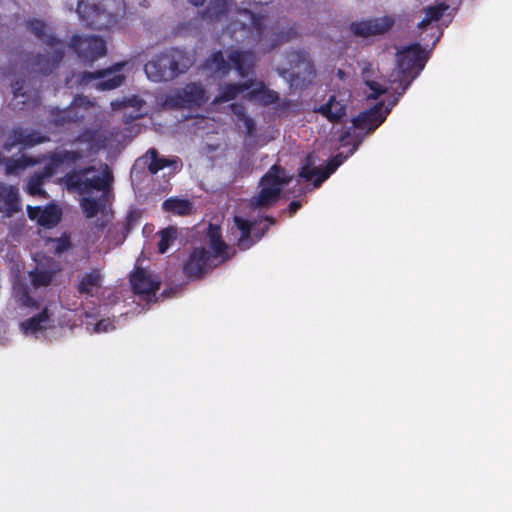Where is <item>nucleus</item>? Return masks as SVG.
<instances>
[{"label":"nucleus","mask_w":512,"mask_h":512,"mask_svg":"<svg viewBox=\"0 0 512 512\" xmlns=\"http://www.w3.org/2000/svg\"><path fill=\"white\" fill-rule=\"evenodd\" d=\"M44 179L37 173H34L28 180L26 191L31 196L44 197L46 191L42 188Z\"/></svg>","instance_id":"58836bf2"},{"label":"nucleus","mask_w":512,"mask_h":512,"mask_svg":"<svg viewBox=\"0 0 512 512\" xmlns=\"http://www.w3.org/2000/svg\"><path fill=\"white\" fill-rule=\"evenodd\" d=\"M125 62H118L112 66L96 70L94 72L84 71L79 75V82L82 85H87L93 80H98L95 83V88L100 91H109L120 87L126 77L123 74H119L124 66Z\"/></svg>","instance_id":"1a4fd4ad"},{"label":"nucleus","mask_w":512,"mask_h":512,"mask_svg":"<svg viewBox=\"0 0 512 512\" xmlns=\"http://www.w3.org/2000/svg\"><path fill=\"white\" fill-rule=\"evenodd\" d=\"M84 97H75L72 104L67 108H52L49 113V123L55 127H65L71 123L80 122L84 116L80 115L75 106L82 105Z\"/></svg>","instance_id":"f3484780"},{"label":"nucleus","mask_w":512,"mask_h":512,"mask_svg":"<svg viewBox=\"0 0 512 512\" xmlns=\"http://www.w3.org/2000/svg\"><path fill=\"white\" fill-rule=\"evenodd\" d=\"M385 120V116L381 112V104H376L369 110L362 111L358 116L353 118V127L366 130L367 133L373 132Z\"/></svg>","instance_id":"aec40b11"},{"label":"nucleus","mask_w":512,"mask_h":512,"mask_svg":"<svg viewBox=\"0 0 512 512\" xmlns=\"http://www.w3.org/2000/svg\"><path fill=\"white\" fill-rule=\"evenodd\" d=\"M108 326H110V323L108 321L101 320L96 323L94 330L96 332H106L108 330Z\"/></svg>","instance_id":"8fccbe9b"},{"label":"nucleus","mask_w":512,"mask_h":512,"mask_svg":"<svg viewBox=\"0 0 512 512\" xmlns=\"http://www.w3.org/2000/svg\"><path fill=\"white\" fill-rule=\"evenodd\" d=\"M61 218L60 211L55 206H47L43 210L38 218L39 224L43 226H54Z\"/></svg>","instance_id":"e433bc0d"},{"label":"nucleus","mask_w":512,"mask_h":512,"mask_svg":"<svg viewBox=\"0 0 512 512\" xmlns=\"http://www.w3.org/2000/svg\"><path fill=\"white\" fill-rule=\"evenodd\" d=\"M49 320L48 309L44 308L37 315L23 321L21 329L26 334H33L46 328V323Z\"/></svg>","instance_id":"c756f323"},{"label":"nucleus","mask_w":512,"mask_h":512,"mask_svg":"<svg viewBox=\"0 0 512 512\" xmlns=\"http://www.w3.org/2000/svg\"><path fill=\"white\" fill-rule=\"evenodd\" d=\"M358 146H359V143L354 144L353 148L350 150L349 155H352L357 150Z\"/></svg>","instance_id":"4d7b16f0"},{"label":"nucleus","mask_w":512,"mask_h":512,"mask_svg":"<svg viewBox=\"0 0 512 512\" xmlns=\"http://www.w3.org/2000/svg\"><path fill=\"white\" fill-rule=\"evenodd\" d=\"M208 244L211 254L218 260V263H224L232 258L235 251L229 254V246L222 238V230L219 225L209 224L207 229Z\"/></svg>","instance_id":"a211bd4d"},{"label":"nucleus","mask_w":512,"mask_h":512,"mask_svg":"<svg viewBox=\"0 0 512 512\" xmlns=\"http://www.w3.org/2000/svg\"><path fill=\"white\" fill-rule=\"evenodd\" d=\"M191 3L194 5V6H202L204 3H205V0H191Z\"/></svg>","instance_id":"5fc2aeb1"},{"label":"nucleus","mask_w":512,"mask_h":512,"mask_svg":"<svg viewBox=\"0 0 512 512\" xmlns=\"http://www.w3.org/2000/svg\"><path fill=\"white\" fill-rule=\"evenodd\" d=\"M70 46L84 62H94L107 53L106 43L99 36L74 35Z\"/></svg>","instance_id":"ddd939ff"},{"label":"nucleus","mask_w":512,"mask_h":512,"mask_svg":"<svg viewBox=\"0 0 512 512\" xmlns=\"http://www.w3.org/2000/svg\"><path fill=\"white\" fill-rule=\"evenodd\" d=\"M48 137L40 134L38 131L25 129L21 126L14 127L7 140L5 141L3 148L6 151H10L13 147L21 145L25 147H33L37 144L48 141Z\"/></svg>","instance_id":"dca6fc26"},{"label":"nucleus","mask_w":512,"mask_h":512,"mask_svg":"<svg viewBox=\"0 0 512 512\" xmlns=\"http://www.w3.org/2000/svg\"><path fill=\"white\" fill-rule=\"evenodd\" d=\"M245 97L248 100H255L264 106L276 103L279 100V94L269 89L263 82H259L255 87H251Z\"/></svg>","instance_id":"5701e85b"},{"label":"nucleus","mask_w":512,"mask_h":512,"mask_svg":"<svg viewBox=\"0 0 512 512\" xmlns=\"http://www.w3.org/2000/svg\"><path fill=\"white\" fill-rule=\"evenodd\" d=\"M160 240L158 242V252L164 254L167 252L171 244L177 239V228L169 226L159 231Z\"/></svg>","instance_id":"f704fd0d"},{"label":"nucleus","mask_w":512,"mask_h":512,"mask_svg":"<svg viewBox=\"0 0 512 512\" xmlns=\"http://www.w3.org/2000/svg\"><path fill=\"white\" fill-rule=\"evenodd\" d=\"M52 160L56 162L58 166L64 163H75L82 158V154L79 151L61 150L51 154Z\"/></svg>","instance_id":"4c0bfd02"},{"label":"nucleus","mask_w":512,"mask_h":512,"mask_svg":"<svg viewBox=\"0 0 512 512\" xmlns=\"http://www.w3.org/2000/svg\"><path fill=\"white\" fill-rule=\"evenodd\" d=\"M269 10L270 6L268 3H249L248 8L238 10V15L242 19L231 21L227 29L231 33L232 37H234L238 31L243 32L244 36L240 41H246L247 44H251L252 46L266 40L268 36L271 41L268 45L269 49H273L282 43L289 42L297 35V29L295 27H290L287 31H268L266 28V22L269 17Z\"/></svg>","instance_id":"f257e3e1"},{"label":"nucleus","mask_w":512,"mask_h":512,"mask_svg":"<svg viewBox=\"0 0 512 512\" xmlns=\"http://www.w3.org/2000/svg\"><path fill=\"white\" fill-rule=\"evenodd\" d=\"M59 166L56 164L55 161L52 160V156L49 157V162L43 167L41 171L36 172L39 176H41L44 180L51 178L55 172L56 169Z\"/></svg>","instance_id":"c03bdc74"},{"label":"nucleus","mask_w":512,"mask_h":512,"mask_svg":"<svg viewBox=\"0 0 512 512\" xmlns=\"http://www.w3.org/2000/svg\"><path fill=\"white\" fill-rule=\"evenodd\" d=\"M265 221L269 222L270 224H275V219L272 216H266Z\"/></svg>","instance_id":"6e6d98bb"},{"label":"nucleus","mask_w":512,"mask_h":512,"mask_svg":"<svg viewBox=\"0 0 512 512\" xmlns=\"http://www.w3.org/2000/svg\"><path fill=\"white\" fill-rule=\"evenodd\" d=\"M203 68L209 70L215 74L226 75L230 66L225 60L222 51L213 52L204 62Z\"/></svg>","instance_id":"c85d7f7f"},{"label":"nucleus","mask_w":512,"mask_h":512,"mask_svg":"<svg viewBox=\"0 0 512 512\" xmlns=\"http://www.w3.org/2000/svg\"><path fill=\"white\" fill-rule=\"evenodd\" d=\"M291 176L278 164L272 165L261 177L260 191L250 200L252 208H269L280 199L282 188L291 182Z\"/></svg>","instance_id":"423d86ee"},{"label":"nucleus","mask_w":512,"mask_h":512,"mask_svg":"<svg viewBox=\"0 0 512 512\" xmlns=\"http://www.w3.org/2000/svg\"><path fill=\"white\" fill-rule=\"evenodd\" d=\"M5 158L4 156L2 155V153H0V165L4 162Z\"/></svg>","instance_id":"13d9d810"},{"label":"nucleus","mask_w":512,"mask_h":512,"mask_svg":"<svg viewBox=\"0 0 512 512\" xmlns=\"http://www.w3.org/2000/svg\"><path fill=\"white\" fill-rule=\"evenodd\" d=\"M219 264L218 260L213 257L210 251H207L204 247H196L185 261L183 273L189 279H199L212 271Z\"/></svg>","instance_id":"9b49d317"},{"label":"nucleus","mask_w":512,"mask_h":512,"mask_svg":"<svg viewBox=\"0 0 512 512\" xmlns=\"http://www.w3.org/2000/svg\"><path fill=\"white\" fill-rule=\"evenodd\" d=\"M43 158L30 157L22 155L19 158H8L5 161V172L7 175L16 174L18 171L23 170L27 167L35 166L41 163Z\"/></svg>","instance_id":"bb28decb"},{"label":"nucleus","mask_w":512,"mask_h":512,"mask_svg":"<svg viewBox=\"0 0 512 512\" xmlns=\"http://www.w3.org/2000/svg\"><path fill=\"white\" fill-rule=\"evenodd\" d=\"M27 28L45 45V54H37L30 65L33 72L41 75H50L62 62L66 45L53 33H48V25L40 19H30L26 22Z\"/></svg>","instance_id":"f03ea898"},{"label":"nucleus","mask_w":512,"mask_h":512,"mask_svg":"<svg viewBox=\"0 0 512 512\" xmlns=\"http://www.w3.org/2000/svg\"><path fill=\"white\" fill-rule=\"evenodd\" d=\"M96 171L95 166H86L78 170L69 172L65 176V182L69 189H74L80 193L89 192L92 189L101 191L106 190L112 181V174L105 167L103 175H95L88 178L87 175Z\"/></svg>","instance_id":"0eeeda50"},{"label":"nucleus","mask_w":512,"mask_h":512,"mask_svg":"<svg viewBox=\"0 0 512 512\" xmlns=\"http://www.w3.org/2000/svg\"><path fill=\"white\" fill-rule=\"evenodd\" d=\"M314 112L333 124L341 123L347 114V104L337 99L335 95H331L327 102L316 107Z\"/></svg>","instance_id":"6ab92c4d"},{"label":"nucleus","mask_w":512,"mask_h":512,"mask_svg":"<svg viewBox=\"0 0 512 512\" xmlns=\"http://www.w3.org/2000/svg\"><path fill=\"white\" fill-rule=\"evenodd\" d=\"M76 12L86 27L105 30L124 15L125 2L124 0H79Z\"/></svg>","instance_id":"7ed1b4c3"},{"label":"nucleus","mask_w":512,"mask_h":512,"mask_svg":"<svg viewBox=\"0 0 512 512\" xmlns=\"http://www.w3.org/2000/svg\"><path fill=\"white\" fill-rule=\"evenodd\" d=\"M192 62L185 52L171 48L154 56L144 65L147 77L154 82L171 81L186 72Z\"/></svg>","instance_id":"20e7f679"},{"label":"nucleus","mask_w":512,"mask_h":512,"mask_svg":"<svg viewBox=\"0 0 512 512\" xmlns=\"http://www.w3.org/2000/svg\"><path fill=\"white\" fill-rule=\"evenodd\" d=\"M439 39V36L436 37V39L433 41V45L436 44V42L438 41Z\"/></svg>","instance_id":"052dcab7"},{"label":"nucleus","mask_w":512,"mask_h":512,"mask_svg":"<svg viewBox=\"0 0 512 512\" xmlns=\"http://www.w3.org/2000/svg\"><path fill=\"white\" fill-rule=\"evenodd\" d=\"M366 84L372 91L368 96L370 99H377L386 92V88L376 81H367Z\"/></svg>","instance_id":"a18cd8bd"},{"label":"nucleus","mask_w":512,"mask_h":512,"mask_svg":"<svg viewBox=\"0 0 512 512\" xmlns=\"http://www.w3.org/2000/svg\"><path fill=\"white\" fill-rule=\"evenodd\" d=\"M233 221L237 229L241 232L237 242L238 247L241 250L249 249L255 244V241H252L251 238L252 222L241 216H234Z\"/></svg>","instance_id":"a878e982"},{"label":"nucleus","mask_w":512,"mask_h":512,"mask_svg":"<svg viewBox=\"0 0 512 512\" xmlns=\"http://www.w3.org/2000/svg\"><path fill=\"white\" fill-rule=\"evenodd\" d=\"M351 137V130L350 128L345 130L339 137V142L342 146H347L349 144V138Z\"/></svg>","instance_id":"09e8293b"},{"label":"nucleus","mask_w":512,"mask_h":512,"mask_svg":"<svg viewBox=\"0 0 512 512\" xmlns=\"http://www.w3.org/2000/svg\"><path fill=\"white\" fill-rule=\"evenodd\" d=\"M301 208V203L299 201H291L288 205V211L290 215L295 214Z\"/></svg>","instance_id":"3c124183"},{"label":"nucleus","mask_w":512,"mask_h":512,"mask_svg":"<svg viewBox=\"0 0 512 512\" xmlns=\"http://www.w3.org/2000/svg\"><path fill=\"white\" fill-rule=\"evenodd\" d=\"M349 155H343L338 153L333 156L326 164L324 168L314 167L312 156L308 155L305 159V163L302 165L299 176L306 181L314 179V186L319 187L326 179L333 174L337 168L343 164Z\"/></svg>","instance_id":"f8f14e48"},{"label":"nucleus","mask_w":512,"mask_h":512,"mask_svg":"<svg viewBox=\"0 0 512 512\" xmlns=\"http://www.w3.org/2000/svg\"><path fill=\"white\" fill-rule=\"evenodd\" d=\"M291 69L290 85L294 89L304 90L314 84L316 71L306 51H292L288 55Z\"/></svg>","instance_id":"6e6552de"},{"label":"nucleus","mask_w":512,"mask_h":512,"mask_svg":"<svg viewBox=\"0 0 512 512\" xmlns=\"http://www.w3.org/2000/svg\"><path fill=\"white\" fill-rule=\"evenodd\" d=\"M13 293L17 302L27 308L38 309V301L30 295L29 287L26 283L18 280L13 284Z\"/></svg>","instance_id":"cd10ccee"},{"label":"nucleus","mask_w":512,"mask_h":512,"mask_svg":"<svg viewBox=\"0 0 512 512\" xmlns=\"http://www.w3.org/2000/svg\"><path fill=\"white\" fill-rule=\"evenodd\" d=\"M24 80H17L12 84L14 98L22 97V104H27L31 98H38V92L27 91L24 89Z\"/></svg>","instance_id":"a19ab883"},{"label":"nucleus","mask_w":512,"mask_h":512,"mask_svg":"<svg viewBox=\"0 0 512 512\" xmlns=\"http://www.w3.org/2000/svg\"><path fill=\"white\" fill-rule=\"evenodd\" d=\"M103 284V275L98 268L79 276L76 290L80 295L94 297Z\"/></svg>","instance_id":"4be33fe9"},{"label":"nucleus","mask_w":512,"mask_h":512,"mask_svg":"<svg viewBox=\"0 0 512 512\" xmlns=\"http://www.w3.org/2000/svg\"><path fill=\"white\" fill-rule=\"evenodd\" d=\"M105 140L106 138H102L98 130L91 128L83 130L76 138L78 142L98 147L104 145Z\"/></svg>","instance_id":"c9c22d12"},{"label":"nucleus","mask_w":512,"mask_h":512,"mask_svg":"<svg viewBox=\"0 0 512 512\" xmlns=\"http://www.w3.org/2000/svg\"><path fill=\"white\" fill-rule=\"evenodd\" d=\"M31 283L34 287L48 286L53 280V274L46 270L30 272Z\"/></svg>","instance_id":"ea45409f"},{"label":"nucleus","mask_w":512,"mask_h":512,"mask_svg":"<svg viewBox=\"0 0 512 512\" xmlns=\"http://www.w3.org/2000/svg\"><path fill=\"white\" fill-rule=\"evenodd\" d=\"M253 86L251 80L242 83H230L221 88V92L214 98V103H225L234 100L239 94L247 91Z\"/></svg>","instance_id":"b1692460"},{"label":"nucleus","mask_w":512,"mask_h":512,"mask_svg":"<svg viewBox=\"0 0 512 512\" xmlns=\"http://www.w3.org/2000/svg\"><path fill=\"white\" fill-rule=\"evenodd\" d=\"M207 101L206 90L201 83L191 82L167 96L166 103L172 108H197Z\"/></svg>","instance_id":"9d476101"},{"label":"nucleus","mask_w":512,"mask_h":512,"mask_svg":"<svg viewBox=\"0 0 512 512\" xmlns=\"http://www.w3.org/2000/svg\"><path fill=\"white\" fill-rule=\"evenodd\" d=\"M448 9L449 5L445 2L429 6L425 9V17L418 24V28L421 30L426 29L431 22L440 20Z\"/></svg>","instance_id":"2f4dec72"},{"label":"nucleus","mask_w":512,"mask_h":512,"mask_svg":"<svg viewBox=\"0 0 512 512\" xmlns=\"http://www.w3.org/2000/svg\"><path fill=\"white\" fill-rule=\"evenodd\" d=\"M132 219H133V216H132V214H130V215L127 217V221H128V223H130V222L132 221Z\"/></svg>","instance_id":"bf43d9fd"},{"label":"nucleus","mask_w":512,"mask_h":512,"mask_svg":"<svg viewBox=\"0 0 512 512\" xmlns=\"http://www.w3.org/2000/svg\"><path fill=\"white\" fill-rule=\"evenodd\" d=\"M81 208L87 218H93L99 211V203L94 198L84 197L81 200Z\"/></svg>","instance_id":"79ce46f5"},{"label":"nucleus","mask_w":512,"mask_h":512,"mask_svg":"<svg viewBox=\"0 0 512 512\" xmlns=\"http://www.w3.org/2000/svg\"><path fill=\"white\" fill-rule=\"evenodd\" d=\"M269 227L268 226H265L261 229V231H258L256 233H254V239H252V241H255V243L257 241H259L265 234L266 232L268 231Z\"/></svg>","instance_id":"864d4df0"},{"label":"nucleus","mask_w":512,"mask_h":512,"mask_svg":"<svg viewBox=\"0 0 512 512\" xmlns=\"http://www.w3.org/2000/svg\"><path fill=\"white\" fill-rule=\"evenodd\" d=\"M427 54L419 43L411 44L397 52L398 70L392 73V83L397 84L395 90L402 95L412 81L424 69L427 62Z\"/></svg>","instance_id":"39448f33"},{"label":"nucleus","mask_w":512,"mask_h":512,"mask_svg":"<svg viewBox=\"0 0 512 512\" xmlns=\"http://www.w3.org/2000/svg\"><path fill=\"white\" fill-rule=\"evenodd\" d=\"M394 25L391 17L384 16L370 20L352 22L349 26L350 31L357 37H369L381 35L387 32Z\"/></svg>","instance_id":"2eb2a0df"},{"label":"nucleus","mask_w":512,"mask_h":512,"mask_svg":"<svg viewBox=\"0 0 512 512\" xmlns=\"http://www.w3.org/2000/svg\"><path fill=\"white\" fill-rule=\"evenodd\" d=\"M162 209L165 212L171 213L178 216H186L191 214L193 210V204L188 199H180L177 197H171L162 203Z\"/></svg>","instance_id":"393cba45"},{"label":"nucleus","mask_w":512,"mask_h":512,"mask_svg":"<svg viewBox=\"0 0 512 512\" xmlns=\"http://www.w3.org/2000/svg\"><path fill=\"white\" fill-rule=\"evenodd\" d=\"M0 203L4 204L0 212L3 211L8 217L20 212L22 205L18 187L0 182Z\"/></svg>","instance_id":"412c9836"},{"label":"nucleus","mask_w":512,"mask_h":512,"mask_svg":"<svg viewBox=\"0 0 512 512\" xmlns=\"http://www.w3.org/2000/svg\"><path fill=\"white\" fill-rule=\"evenodd\" d=\"M55 243L54 252L56 255H61L62 253L68 251L72 244L70 237L68 235H63L60 238H56L52 240Z\"/></svg>","instance_id":"37998d69"},{"label":"nucleus","mask_w":512,"mask_h":512,"mask_svg":"<svg viewBox=\"0 0 512 512\" xmlns=\"http://www.w3.org/2000/svg\"><path fill=\"white\" fill-rule=\"evenodd\" d=\"M27 212H28V216L30 219H35L38 215V213L41 214V208L40 207H32V206H28L27 207Z\"/></svg>","instance_id":"603ef678"},{"label":"nucleus","mask_w":512,"mask_h":512,"mask_svg":"<svg viewBox=\"0 0 512 512\" xmlns=\"http://www.w3.org/2000/svg\"><path fill=\"white\" fill-rule=\"evenodd\" d=\"M230 2L231 0H211L204 15L210 19H218L226 14Z\"/></svg>","instance_id":"72a5a7b5"},{"label":"nucleus","mask_w":512,"mask_h":512,"mask_svg":"<svg viewBox=\"0 0 512 512\" xmlns=\"http://www.w3.org/2000/svg\"><path fill=\"white\" fill-rule=\"evenodd\" d=\"M250 56L251 54L249 52L235 50L228 55V58L238 73L241 76H245L248 71L246 62L249 60Z\"/></svg>","instance_id":"473e14b6"},{"label":"nucleus","mask_w":512,"mask_h":512,"mask_svg":"<svg viewBox=\"0 0 512 512\" xmlns=\"http://www.w3.org/2000/svg\"><path fill=\"white\" fill-rule=\"evenodd\" d=\"M146 157L150 159V162L148 163V170L151 174H156L160 170L176 164L178 161L177 158L167 159L165 157H160L158 151L155 148H150L146 153Z\"/></svg>","instance_id":"7c9ffc66"},{"label":"nucleus","mask_w":512,"mask_h":512,"mask_svg":"<svg viewBox=\"0 0 512 512\" xmlns=\"http://www.w3.org/2000/svg\"><path fill=\"white\" fill-rule=\"evenodd\" d=\"M230 109L238 122L248 116L245 106L241 103H232Z\"/></svg>","instance_id":"49530a36"},{"label":"nucleus","mask_w":512,"mask_h":512,"mask_svg":"<svg viewBox=\"0 0 512 512\" xmlns=\"http://www.w3.org/2000/svg\"><path fill=\"white\" fill-rule=\"evenodd\" d=\"M132 291L143 299L154 297L160 289L161 280L158 276L149 271L137 267L130 276Z\"/></svg>","instance_id":"4468645a"},{"label":"nucleus","mask_w":512,"mask_h":512,"mask_svg":"<svg viewBox=\"0 0 512 512\" xmlns=\"http://www.w3.org/2000/svg\"><path fill=\"white\" fill-rule=\"evenodd\" d=\"M239 122H242L244 124L247 136L252 137L255 134L256 123L251 117L247 116L243 120H240Z\"/></svg>","instance_id":"de8ad7c7"}]
</instances>
